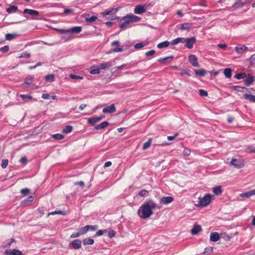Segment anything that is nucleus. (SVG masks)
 <instances>
[{"label":"nucleus","instance_id":"f257e3e1","mask_svg":"<svg viewBox=\"0 0 255 255\" xmlns=\"http://www.w3.org/2000/svg\"><path fill=\"white\" fill-rule=\"evenodd\" d=\"M156 208H160L155 203L150 200L142 204L137 211V214L140 218L145 219L152 214V210Z\"/></svg>","mask_w":255,"mask_h":255},{"label":"nucleus","instance_id":"f03ea898","mask_svg":"<svg viewBox=\"0 0 255 255\" xmlns=\"http://www.w3.org/2000/svg\"><path fill=\"white\" fill-rule=\"evenodd\" d=\"M213 198V195L210 194H207L203 197H199V202L198 204H196L195 206L197 207H207L210 204Z\"/></svg>","mask_w":255,"mask_h":255},{"label":"nucleus","instance_id":"7ed1b4c3","mask_svg":"<svg viewBox=\"0 0 255 255\" xmlns=\"http://www.w3.org/2000/svg\"><path fill=\"white\" fill-rule=\"evenodd\" d=\"M231 165L237 168H241L244 167L245 164L241 159L233 158L231 161Z\"/></svg>","mask_w":255,"mask_h":255},{"label":"nucleus","instance_id":"20e7f679","mask_svg":"<svg viewBox=\"0 0 255 255\" xmlns=\"http://www.w3.org/2000/svg\"><path fill=\"white\" fill-rule=\"evenodd\" d=\"M118 11V8H112L111 10H107L102 12V15L104 16L110 15H111V17L110 19L113 20L116 19V17L115 16H113Z\"/></svg>","mask_w":255,"mask_h":255},{"label":"nucleus","instance_id":"39448f33","mask_svg":"<svg viewBox=\"0 0 255 255\" xmlns=\"http://www.w3.org/2000/svg\"><path fill=\"white\" fill-rule=\"evenodd\" d=\"M131 18L129 15H127L123 17L124 22L120 24V27L121 29L125 28L129 24L132 23Z\"/></svg>","mask_w":255,"mask_h":255},{"label":"nucleus","instance_id":"423d86ee","mask_svg":"<svg viewBox=\"0 0 255 255\" xmlns=\"http://www.w3.org/2000/svg\"><path fill=\"white\" fill-rule=\"evenodd\" d=\"M114 61H110L107 62L102 63L99 65L100 70H106L109 69L114 65Z\"/></svg>","mask_w":255,"mask_h":255},{"label":"nucleus","instance_id":"0eeeda50","mask_svg":"<svg viewBox=\"0 0 255 255\" xmlns=\"http://www.w3.org/2000/svg\"><path fill=\"white\" fill-rule=\"evenodd\" d=\"M235 49L237 53L239 54H242L244 52L247 51L248 49V48L245 45L238 44L235 47Z\"/></svg>","mask_w":255,"mask_h":255},{"label":"nucleus","instance_id":"6e6552de","mask_svg":"<svg viewBox=\"0 0 255 255\" xmlns=\"http://www.w3.org/2000/svg\"><path fill=\"white\" fill-rule=\"evenodd\" d=\"M185 40L186 46L189 49L193 47V44L196 41V38L195 37H192L189 38H185Z\"/></svg>","mask_w":255,"mask_h":255},{"label":"nucleus","instance_id":"1a4fd4ad","mask_svg":"<svg viewBox=\"0 0 255 255\" xmlns=\"http://www.w3.org/2000/svg\"><path fill=\"white\" fill-rule=\"evenodd\" d=\"M5 255H22V252L17 249L6 250L4 252Z\"/></svg>","mask_w":255,"mask_h":255},{"label":"nucleus","instance_id":"9d476101","mask_svg":"<svg viewBox=\"0 0 255 255\" xmlns=\"http://www.w3.org/2000/svg\"><path fill=\"white\" fill-rule=\"evenodd\" d=\"M189 61L194 67H199V64L197 61V58L194 55H190L188 57Z\"/></svg>","mask_w":255,"mask_h":255},{"label":"nucleus","instance_id":"9b49d317","mask_svg":"<svg viewBox=\"0 0 255 255\" xmlns=\"http://www.w3.org/2000/svg\"><path fill=\"white\" fill-rule=\"evenodd\" d=\"M116 111V108L114 104H112L109 106H107L103 109L102 112L104 113H113Z\"/></svg>","mask_w":255,"mask_h":255},{"label":"nucleus","instance_id":"f8f14e48","mask_svg":"<svg viewBox=\"0 0 255 255\" xmlns=\"http://www.w3.org/2000/svg\"><path fill=\"white\" fill-rule=\"evenodd\" d=\"M173 200H174L173 198L171 196L163 197L160 199V203H161V204L166 205V204L171 203L173 201Z\"/></svg>","mask_w":255,"mask_h":255},{"label":"nucleus","instance_id":"ddd939ff","mask_svg":"<svg viewBox=\"0 0 255 255\" xmlns=\"http://www.w3.org/2000/svg\"><path fill=\"white\" fill-rule=\"evenodd\" d=\"M134 12L136 14H141L145 12L144 6L140 4L136 5L134 8Z\"/></svg>","mask_w":255,"mask_h":255},{"label":"nucleus","instance_id":"4468645a","mask_svg":"<svg viewBox=\"0 0 255 255\" xmlns=\"http://www.w3.org/2000/svg\"><path fill=\"white\" fill-rule=\"evenodd\" d=\"M255 77H254L252 75H249L248 76V77H247V78L244 80V83H245V85L249 86L251 85L253 83V82L255 81Z\"/></svg>","mask_w":255,"mask_h":255},{"label":"nucleus","instance_id":"2eb2a0df","mask_svg":"<svg viewBox=\"0 0 255 255\" xmlns=\"http://www.w3.org/2000/svg\"><path fill=\"white\" fill-rule=\"evenodd\" d=\"M23 13H28L31 16H37L39 14V12L37 10L26 8L23 10Z\"/></svg>","mask_w":255,"mask_h":255},{"label":"nucleus","instance_id":"dca6fc26","mask_svg":"<svg viewBox=\"0 0 255 255\" xmlns=\"http://www.w3.org/2000/svg\"><path fill=\"white\" fill-rule=\"evenodd\" d=\"M255 195V189L240 194L241 197L249 198L250 196Z\"/></svg>","mask_w":255,"mask_h":255},{"label":"nucleus","instance_id":"f3484780","mask_svg":"<svg viewBox=\"0 0 255 255\" xmlns=\"http://www.w3.org/2000/svg\"><path fill=\"white\" fill-rule=\"evenodd\" d=\"M220 239V236L218 233L217 232H213L211 234L210 237V240L212 242H217Z\"/></svg>","mask_w":255,"mask_h":255},{"label":"nucleus","instance_id":"a211bd4d","mask_svg":"<svg viewBox=\"0 0 255 255\" xmlns=\"http://www.w3.org/2000/svg\"><path fill=\"white\" fill-rule=\"evenodd\" d=\"M201 227L198 225H194L193 228L191 230V233L193 235H197L198 233L201 232Z\"/></svg>","mask_w":255,"mask_h":255},{"label":"nucleus","instance_id":"6ab92c4d","mask_svg":"<svg viewBox=\"0 0 255 255\" xmlns=\"http://www.w3.org/2000/svg\"><path fill=\"white\" fill-rule=\"evenodd\" d=\"M71 245L73 249H79L81 247V241L78 239L75 240L72 242Z\"/></svg>","mask_w":255,"mask_h":255},{"label":"nucleus","instance_id":"aec40b11","mask_svg":"<svg viewBox=\"0 0 255 255\" xmlns=\"http://www.w3.org/2000/svg\"><path fill=\"white\" fill-rule=\"evenodd\" d=\"M185 38L178 37L170 42L171 45H176L179 43H185Z\"/></svg>","mask_w":255,"mask_h":255},{"label":"nucleus","instance_id":"412c9836","mask_svg":"<svg viewBox=\"0 0 255 255\" xmlns=\"http://www.w3.org/2000/svg\"><path fill=\"white\" fill-rule=\"evenodd\" d=\"M82 31L81 26H75L69 29V33H79Z\"/></svg>","mask_w":255,"mask_h":255},{"label":"nucleus","instance_id":"4be33fe9","mask_svg":"<svg viewBox=\"0 0 255 255\" xmlns=\"http://www.w3.org/2000/svg\"><path fill=\"white\" fill-rule=\"evenodd\" d=\"M101 120V118L98 117H93L90 118L88 120V122L89 124L94 126L96 123L100 122Z\"/></svg>","mask_w":255,"mask_h":255},{"label":"nucleus","instance_id":"5701e85b","mask_svg":"<svg viewBox=\"0 0 255 255\" xmlns=\"http://www.w3.org/2000/svg\"><path fill=\"white\" fill-rule=\"evenodd\" d=\"M243 97L244 98V99L249 101L250 102L255 103V96L254 95L245 94L243 95Z\"/></svg>","mask_w":255,"mask_h":255},{"label":"nucleus","instance_id":"b1692460","mask_svg":"<svg viewBox=\"0 0 255 255\" xmlns=\"http://www.w3.org/2000/svg\"><path fill=\"white\" fill-rule=\"evenodd\" d=\"M18 10V7L15 5H10L6 8V11L8 13H15Z\"/></svg>","mask_w":255,"mask_h":255},{"label":"nucleus","instance_id":"393cba45","mask_svg":"<svg viewBox=\"0 0 255 255\" xmlns=\"http://www.w3.org/2000/svg\"><path fill=\"white\" fill-rule=\"evenodd\" d=\"M109 125V123L108 122L105 121L96 126L95 128L96 130H99L108 127Z\"/></svg>","mask_w":255,"mask_h":255},{"label":"nucleus","instance_id":"a878e982","mask_svg":"<svg viewBox=\"0 0 255 255\" xmlns=\"http://www.w3.org/2000/svg\"><path fill=\"white\" fill-rule=\"evenodd\" d=\"M195 73L197 75H199L201 77H203L206 74L207 71L203 69H200L195 70Z\"/></svg>","mask_w":255,"mask_h":255},{"label":"nucleus","instance_id":"bb28decb","mask_svg":"<svg viewBox=\"0 0 255 255\" xmlns=\"http://www.w3.org/2000/svg\"><path fill=\"white\" fill-rule=\"evenodd\" d=\"M170 44V42H169L167 41H163V42L158 43L157 44V46L158 48H162L167 47Z\"/></svg>","mask_w":255,"mask_h":255},{"label":"nucleus","instance_id":"cd10ccee","mask_svg":"<svg viewBox=\"0 0 255 255\" xmlns=\"http://www.w3.org/2000/svg\"><path fill=\"white\" fill-rule=\"evenodd\" d=\"M173 59V56H168V57H164V58H160L158 61L160 63H165L167 62V61L170 62V61H172Z\"/></svg>","mask_w":255,"mask_h":255},{"label":"nucleus","instance_id":"c85d7f7f","mask_svg":"<svg viewBox=\"0 0 255 255\" xmlns=\"http://www.w3.org/2000/svg\"><path fill=\"white\" fill-rule=\"evenodd\" d=\"M224 74L226 78H230L232 76V70L230 68H226L224 70Z\"/></svg>","mask_w":255,"mask_h":255},{"label":"nucleus","instance_id":"c756f323","mask_svg":"<svg viewBox=\"0 0 255 255\" xmlns=\"http://www.w3.org/2000/svg\"><path fill=\"white\" fill-rule=\"evenodd\" d=\"M17 34L16 33H7L5 34V39L7 40H11L14 39Z\"/></svg>","mask_w":255,"mask_h":255},{"label":"nucleus","instance_id":"7c9ffc66","mask_svg":"<svg viewBox=\"0 0 255 255\" xmlns=\"http://www.w3.org/2000/svg\"><path fill=\"white\" fill-rule=\"evenodd\" d=\"M192 25L190 23H185L182 24L180 29L182 30H188L191 27H192Z\"/></svg>","mask_w":255,"mask_h":255},{"label":"nucleus","instance_id":"2f4dec72","mask_svg":"<svg viewBox=\"0 0 255 255\" xmlns=\"http://www.w3.org/2000/svg\"><path fill=\"white\" fill-rule=\"evenodd\" d=\"M83 243L85 246L93 245L94 243V240L91 238L85 239L83 240Z\"/></svg>","mask_w":255,"mask_h":255},{"label":"nucleus","instance_id":"473e14b6","mask_svg":"<svg viewBox=\"0 0 255 255\" xmlns=\"http://www.w3.org/2000/svg\"><path fill=\"white\" fill-rule=\"evenodd\" d=\"M213 191L214 193L216 195L220 194L222 192L221 187L220 186H217L213 188Z\"/></svg>","mask_w":255,"mask_h":255},{"label":"nucleus","instance_id":"72a5a7b5","mask_svg":"<svg viewBox=\"0 0 255 255\" xmlns=\"http://www.w3.org/2000/svg\"><path fill=\"white\" fill-rule=\"evenodd\" d=\"M245 151L248 153H255V146L253 145L249 146L246 148Z\"/></svg>","mask_w":255,"mask_h":255},{"label":"nucleus","instance_id":"f704fd0d","mask_svg":"<svg viewBox=\"0 0 255 255\" xmlns=\"http://www.w3.org/2000/svg\"><path fill=\"white\" fill-rule=\"evenodd\" d=\"M45 79L47 82H52L55 80L54 76L53 74L48 75L45 77Z\"/></svg>","mask_w":255,"mask_h":255},{"label":"nucleus","instance_id":"c9c22d12","mask_svg":"<svg viewBox=\"0 0 255 255\" xmlns=\"http://www.w3.org/2000/svg\"><path fill=\"white\" fill-rule=\"evenodd\" d=\"M72 129L73 127L71 126H67L63 129L62 131L65 133H68L72 131Z\"/></svg>","mask_w":255,"mask_h":255},{"label":"nucleus","instance_id":"e433bc0d","mask_svg":"<svg viewBox=\"0 0 255 255\" xmlns=\"http://www.w3.org/2000/svg\"><path fill=\"white\" fill-rule=\"evenodd\" d=\"M151 144V138H149V140L143 144L142 149L146 150L150 147Z\"/></svg>","mask_w":255,"mask_h":255},{"label":"nucleus","instance_id":"4c0bfd02","mask_svg":"<svg viewBox=\"0 0 255 255\" xmlns=\"http://www.w3.org/2000/svg\"><path fill=\"white\" fill-rule=\"evenodd\" d=\"M130 18H131V21L132 22H137L140 20V18L137 16L136 15H134L133 14H129Z\"/></svg>","mask_w":255,"mask_h":255},{"label":"nucleus","instance_id":"58836bf2","mask_svg":"<svg viewBox=\"0 0 255 255\" xmlns=\"http://www.w3.org/2000/svg\"><path fill=\"white\" fill-rule=\"evenodd\" d=\"M20 97L25 101H28L32 99V96L29 95H20Z\"/></svg>","mask_w":255,"mask_h":255},{"label":"nucleus","instance_id":"ea45409f","mask_svg":"<svg viewBox=\"0 0 255 255\" xmlns=\"http://www.w3.org/2000/svg\"><path fill=\"white\" fill-rule=\"evenodd\" d=\"M34 79V76L31 75L27 76L24 81V84H30V81H32Z\"/></svg>","mask_w":255,"mask_h":255},{"label":"nucleus","instance_id":"a19ab883","mask_svg":"<svg viewBox=\"0 0 255 255\" xmlns=\"http://www.w3.org/2000/svg\"><path fill=\"white\" fill-rule=\"evenodd\" d=\"M88 231V227H87V225L85 227L81 228L79 233L80 234V235H84Z\"/></svg>","mask_w":255,"mask_h":255},{"label":"nucleus","instance_id":"79ce46f5","mask_svg":"<svg viewBox=\"0 0 255 255\" xmlns=\"http://www.w3.org/2000/svg\"><path fill=\"white\" fill-rule=\"evenodd\" d=\"M97 18L98 17L96 16L93 15L90 17H86V21L89 22H92L95 21Z\"/></svg>","mask_w":255,"mask_h":255},{"label":"nucleus","instance_id":"37998d69","mask_svg":"<svg viewBox=\"0 0 255 255\" xmlns=\"http://www.w3.org/2000/svg\"><path fill=\"white\" fill-rule=\"evenodd\" d=\"M246 77V74L245 73H239L235 76V78L238 80L244 79Z\"/></svg>","mask_w":255,"mask_h":255},{"label":"nucleus","instance_id":"c03bdc74","mask_svg":"<svg viewBox=\"0 0 255 255\" xmlns=\"http://www.w3.org/2000/svg\"><path fill=\"white\" fill-rule=\"evenodd\" d=\"M139 195L141 197H146L148 195V192L145 190H142L139 192Z\"/></svg>","mask_w":255,"mask_h":255},{"label":"nucleus","instance_id":"a18cd8bd","mask_svg":"<svg viewBox=\"0 0 255 255\" xmlns=\"http://www.w3.org/2000/svg\"><path fill=\"white\" fill-rule=\"evenodd\" d=\"M124 49L123 47H117L114 48L113 49H112L108 53H110L111 52H121L123 51Z\"/></svg>","mask_w":255,"mask_h":255},{"label":"nucleus","instance_id":"49530a36","mask_svg":"<svg viewBox=\"0 0 255 255\" xmlns=\"http://www.w3.org/2000/svg\"><path fill=\"white\" fill-rule=\"evenodd\" d=\"M100 73V69L99 67L98 68L92 69L90 71V73L92 75L98 74Z\"/></svg>","mask_w":255,"mask_h":255},{"label":"nucleus","instance_id":"de8ad7c7","mask_svg":"<svg viewBox=\"0 0 255 255\" xmlns=\"http://www.w3.org/2000/svg\"><path fill=\"white\" fill-rule=\"evenodd\" d=\"M30 190L27 188L22 189L20 191V193L23 195L26 196L29 193Z\"/></svg>","mask_w":255,"mask_h":255},{"label":"nucleus","instance_id":"09e8293b","mask_svg":"<svg viewBox=\"0 0 255 255\" xmlns=\"http://www.w3.org/2000/svg\"><path fill=\"white\" fill-rule=\"evenodd\" d=\"M8 161L7 159H3L1 161V166L2 168H5L8 165Z\"/></svg>","mask_w":255,"mask_h":255},{"label":"nucleus","instance_id":"8fccbe9b","mask_svg":"<svg viewBox=\"0 0 255 255\" xmlns=\"http://www.w3.org/2000/svg\"><path fill=\"white\" fill-rule=\"evenodd\" d=\"M69 77L73 79L82 80L83 79L82 76H77L72 74H70Z\"/></svg>","mask_w":255,"mask_h":255},{"label":"nucleus","instance_id":"3c124183","mask_svg":"<svg viewBox=\"0 0 255 255\" xmlns=\"http://www.w3.org/2000/svg\"><path fill=\"white\" fill-rule=\"evenodd\" d=\"M53 137L57 139H62L64 138V136L62 134L57 133L53 135Z\"/></svg>","mask_w":255,"mask_h":255},{"label":"nucleus","instance_id":"603ef678","mask_svg":"<svg viewBox=\"0 0 255 255\" xmlns=\"http://www.w3.org/2000/svg\"><path fill=\"white\" fill-rule=\"evenodd\" d=\"M145 45L142 42H140L135 44L134 47L135 49H139L143 47Z\"/></svg>","mask_w":255,"mask_h":255},{"label":"nucleus","instance_id":"864d4df0","mask_svg":"<svg viewBox=\"0 0 255 255\" xmlns=\"http://www.w3.org/2000/svg\"><path fill=\"white\" fill-rule=\"evenodd\" d=\"M199 94L202 97H206L208 96L207 92L203 89H201L199 90Z\"/></svg>","mask_w":255,"mask_h":255},{"label":"nucleus","instance_id":"5fc2aeb1","mask_svg":"<svg viewBox=\"0 0 255 255\" xmlns=\"http://www.w3.org/2000/svg\"><path fill=\"white\" fill-rule=\"evenodd\" d=\"M155 53V51L154 50H151L150 51H147L145 53V55L146 57H149L150 56H152Z\"/></svg>","mask_w":255,"mask_h":255},{"label":"nucleus","instance_id":"6e6d98bb","mask_svg":"<svg viewBox=\"0 0 255 255\" xmlns=\"http://www.w3.org/2000/svg\"><path fill=\"white\" fill-rule=\"evenodd\" d=\"M191 151L189 148H185L183 151V155L184 156H187L190 154Z\"/></svg>","mask_w":255,"mask_h":255},{"label":"nucleus","instance_id":"4d7b16f0","mask_svg":"<svg viewBox=\"0 0 255 255\" xmlns=\"http://www.w3.org/2000/svg\"><path fill=\"white\" fill-rule=\"evenodd\" d=\"M8 50H9V47L7 45H5V46H3V47H1L0 49V50L3 53H5V52H7L8 51Z\"/></svg>","mask_w":255,"mask_h":255},{"label":"nucleus","instance_id":"13d9d810","mask_svg":"<svg viewBox=\"0 0 255 255\" xmlns=\"http://www.w3.org/2000/svg\"><path fill=\"white\" fill-rule=\"evenodd\" d=\"M180 74L182 76H183V75H187L188 76H190V74H189V73L187 70H182L180 72Z\"/></svg>","mask_w":255,"mask_h":255},{"label":"nucleus","instance_id":"bf43d9fd","mask_svg":"<svg viewBox=\"0 0 255 255\" xmlns=\"http://www.w3.org/2000/svg\"><path fill=\"white\" fill-rule=\"evenodd\" d=\"M56 30L57 31H58L59 32H60L61 34H62V35L63 34H66L67 33H69V29L68 30H64V29H57Z\"/></svg>","mask_w":255,"mask_h":255},{"label":"nucleus","instance_id":"052dcab7","mask_svg":"<svg viewBox=\"0 0 255 255\" xmlns=\"http://www.w3.org/2000/svg\"><path fill=\"white\" fill-rule=\"evenodd\" d=\"M71 37L70 33H67L66 34H63L61 37L63 39H69Z\"/></svg>","mask_w":255,"mask_h":255},{"label":"nucleus","instance_id":"680f3d73","mask_svg":"<svg viewBox=\"0 0 255 255\" xmlns=\"http://www.w3.org/2000/svg\"><path fill=\"white\" fill-rule=\"evenodd\" d=\"M87 227H88V230H90L92 231H96L98 229L97 226H91L87 225Z\"/></svg>","mask_w":255,"mask_h":255},{"label":"nucleus","instance_id":"e2e57ef3","mask_svg":"<svg viewBox=\"0 0 255 255\" xmlns=\"http://www.w3.org/2000/svg\"><path fill=\"white\" fill-rule=\"evenodd\" d=\"M250 61L251 64L252 65L255 64V54L252 55V56L250 58Z\"/></svg>","mask_w":255,"mask_h":255},{"label":"nucleus","instance_id":"0e129e2a","mask_svg":"<svg viewBox=\"0 0 255 255\" xmlns=\"http://www.w3.org/2000/svg\"><path fill=\"white\" fill-rule=\"evenodd\" d=\"M115 235H116V232L114 231H113V230H112V231H110L109 234H108V236L110 238H112L115 237Z\"/></svg>","mask_w":255,"mask_h":255},{"label":"nucleus","instance_id":"69168bd1","mask_svg":"<svg viewBox=\"0 0 255 255\" xmlns=\"http://www.w3.org/2000/svg\"><path fill=\"white\" fill-rule=\"evenodd\" d=\"M74 185H79L81 187H83L84 186V183L83 181H78V182H76L74 183Z\"/></svg>","mask_w":255,"mask_h":255},{"label":"nucleus","instance_id":"338daca9","mask_svg":"<svg viewBox=\"0 0 255 255\" xmlns=\"http://www.w3.org/2000/svg\"><path fill=\"white\" fill-rule=\"evenodd\" d=\"M106 232V230H100L96 233V236H101L104 234V232Z\"/></svg>","mask_w":255,"mask_h":255},{"label":"nucleus","instance_id":"774afa93","mask_svg":"<svg viewBox=\"0 0 255 255\" xmlns=\"http://www.w3.org/2000/svg\"><path fill=\"white\" fill-rule=\"evenodd\" d=\"M73 11H74V10L72 9H65L64 10V13H65L66 14H69L70 13L73 12Z\"/></svg>","mask_w":255,"mask_h":255}]
</instances>
